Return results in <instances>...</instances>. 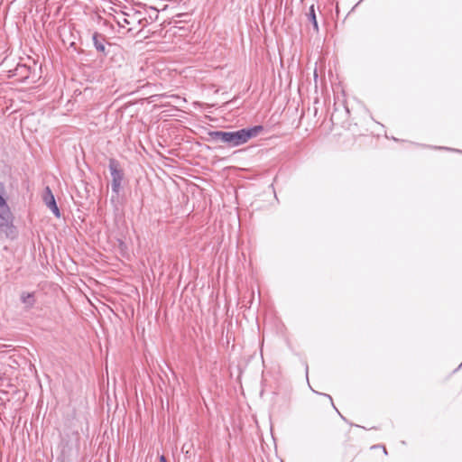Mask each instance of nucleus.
Returning a JSON list of instances; mask_svg holds the SVG:
<instances>
[{
    "label": "nucleus",
    "mask_w": 462,
    "mask_h": 462,
    "mask_svg": "<svg viewBox=\"0 0 462 462\" xmlns=\"http://www.w3.org/2000/svg\"><path fill=\"white\" fill-rule=\"evenodd\" d=\"M115 19L118 26L126 29L127 32H140L145 25V23H143L144 19L142 18L140 12H121L116 15Z\"/></svg>",
    "instance_id": "f257e3e1"
},
{
    "label": "nucleus",
    "mask_w": 462,
    "mask_h": 462,
    "mask_svg": "<svg viewBox=\"0 0 462 462\" xmlns=\"http://www.w3.org/2000/svg\"><path fill=\"white\" fill-rule=\"evenodd\" d=\"M263 127L262 125H254L250 128H243L236 132H228L227 146L236 147L245 143L248 140L257 136Z\"/></svg>",
    "instance_id": "f03ea898"
},
{
    "label": "nucleus",
    "mask_w": 462,
    "mask_h": 462,
    "mask_svg": "<svg viewBox=\"0 0 462 462\" xmlns=\"http://www.w3.org/2000/svg\"><path fill=\"white\" fill-rule=\"evenodd\" d=\"M108 168L112 177L111 189L112 192L116 194V198L122 189V182L124 180V171L120 168V163L117 160L111 158L109 159Z\"/></svg>",
    "instance_id": "7ed1b4c3"
},
{
    "label": "nucleus",
    "mask_w": 462,
    "mask_h": 462,
    "mask_svg": "<svg viewBox=\"0 0 462 462\" xmlns=\"http://www.w3.org/2000/svg\"><path fill=\"white\" fill-rule=\"evenodd\" d=\"M0 229L7 236L13 233L14 229L13 216L6 202L0 206Z\"/></svg>",
    "instance_id": "20e7f679"
},
{
    "label": "nucleus",
    "mask_w": 462,
    "mask_h": 462,
    "mask_svg": "<svg viewBox=\"0 0 462 462\" xmlns=\"http://www.w3.org/2000/svg\"><path fill=\"white\" fill-rule=\"evenodd\" d=\"M42 199H43V202L45 203V205L55 215V217H60V209L57 206L54 195L49 186H47L43 190Z\"/></svg>",
    "instance_id": "39448f33"
},
{
    "label": "nucleus",
    "mask_w": 462,
    "mask_h": 462,
    "mask_svg": "<svg viewBox=\"0 0 462 462\" xmlns=\"http://www.w3.org/2000/svg\"><path fill=\"white\" fill-rule=\"evenodd\" d=\"M92 40L96 50L105 56L107 55L106 45L110 46V43L106 42L105 36L95 32L92 36Z\"/></svg>",
    "instance_id": "423d86ee"
},
{
    "label": "nucleus",
    "mask_w": 462,
    "mask_h": 462,
    "mask_svg": "<svg viewBox=\"0 0 462 462\" xmlns=\"http://www.w3.org/2000/svg\"><path fill=\"white\" fill-rule=\"evenodd\" d=\"M12 72L11 77H18V79L23 81L29 78L30 67L25 64H18Z\"/></svg>",
    "instance_id": "0eeeda50"
},
{
    "label": "nucleus",
    "mask_w": 462,
    "mask_h": 462,
    "mask_svg": "<svg viewBox=\"0 0 462 462\" xmlns=\"http://www.w3.org/2000/svg\"><path fill=\"white\" fill-rule=\"evenodd\" d=\"M20 300L26 310L33 308L36 303L35 292L23 291L20 295Z\"/></svg>",
    "instance_id": "6e6552de"
},
{
    "label": "nucleus",
    "mask_w": 462,
    "mask_h": 462,
    "mask_svg": "<svg viewBox=\"0 0 462 462\" xmlns=\"http://www.w3.org/2000/svg\"><path fill=\"white\" fill-rule=\"evenodd\" d=\"M208 141L221 142L227 144L228 132L224 131H209L208 133Z\"/></svg>",
    "instance_id": "1a4fd4ad"
},
{
    "label": "nucleus",
    "mask_w": 462,
    "mask_h": 462,
    "mask_svg": "<svg viewBox=\"0 0 462 462\" xmlns=\"http://www.w3.org/2000/svg\"><path fill=\"white\" fill-rule=\"evenodd\" d=\"M308 20L312 23L313 28L316 32H319V24L316 18L315 7L314 5H311L309 9V13L307 14Z\"/></svg>",
    "instance_id": "9d476101"
},
{
    "label": "nucleus",
    "mask_w": 462,
    "mask_h": 462,
    "mask_svg": "<svg viewBox=\"0 0 462 462\" xmlns=\"http://www.w3.org/2000/svg\"><path fill=\"white\" fill-rule=\"evenodd\" d=\"M324 396L328 397L331 402V405L333 406V408L337 411V412L339 414V416L344 420H346V419L338 411V410L337 409V407L335 406L334 402H333V399L332 397L329 395V394H324Z\"/></svg>",
    "instance_id": "9b49d317"
},
{
    "label": "nucleus",
    "mask_w": 462,
    "mask_h": 462,
    "mask_svg": "<svg viewBox=\"0 0 462 462\" xmlns=\"http://www.w3.org/2000/svg\"><path fill=\"white\" fill-rule=\"evenodd\" d=\"M5 202V199L0 195V206H3Z\"/></svg>",
    "instance_id": "f8f14e48"
},
{
    "label": "nucleus",
    "mask_w": 462,
    "mask_h": 462,
    "mask_svg": "<svg viewBox=\"0 0 462 462\" xmlns=\"http://www.w3.org/2000/svg\"><path fill=\"white\" fill-rule=\"evenodd\" d=\"M160 462H167V459L163 455L160 457Z\"/></svg>",
    "instance_id": "ddd939ff"
},
{
    "label": "nucleus",
    "mask_w": 462,
    "mask_h": 462,
    "mask_svg": "<svg viewBox=\"0 0 462 462\" xmlns=\"http://www.w3.org/2000/svg\"><path fill=\"white\" fill-rule=\"evenodd\" d=\"M350 425H351V426H355V427H358V428H362V426H360V425H358V424H353V423H351ZM363 429H365V427H363Z\"/></svg>",
    "instance_id": "4468645a"
},
{
    "label": "nucleus",
    "mask_w": 462,
    "mask_h": 462,
    "mask_svg": "<svg viewBox=\"0 0 462 462\" xmlns=\"http://www.w3.org/2000/svg\"><path fill=\"white\" fill-rule=\"evenodd\" d=\"M314 78H315V79L318 78V74H317V70L316 69L314 70Z\"/></svg>",
    "instance_id": "2eb2a0df"
},
{
    "label": "nucleus",
    "mask_w": 462,
    "mask_h": 462,
    "mask_svg": "<svg viewBox=\"0 0 462 462\" xmlns=\"http://www.w3.org/2000/svg\"><path fill=\"white\" fill-rule=\"evenodd\" d=\"M383 453H384L385 455H387V450H386V448H385V447H384V446H383Z\"/></svg>",
    "instance_id": "dca6fc26"
},
{
    "label": "nucleus",
    "mask_w": 462,
    "mask_h": 462,
    "mask_svg": "<svg viewBox=\"0 0 462 462\" xmlns=\"http://www.w3.org/2000/svg\"><path fill=\"white\" fill-rule=\"evenodd\" d=\"M379 447H380L379 445H374V446L372 447V448H379Z\"/></svg>",
    "instance_id": "f3484780"
},
{
    "label": "nucleus",
    "mask_w": 462,
    "mask_h": 462,
    "mask_svg": "<svg viewBox=\"0 0 462 462\" xmlns=\"http://www.w3.org/2000/svg\"><path fill=\"white\" fill-rule=\"evenodd\" d=\"M114 199H115V196L113 195L111 198V200L114 201Z\"/></svg>",
    "instance_id": "a211bd4d"
}]
</instances>
